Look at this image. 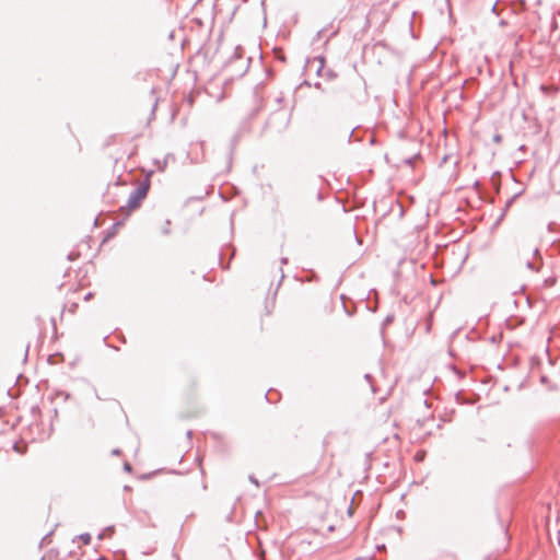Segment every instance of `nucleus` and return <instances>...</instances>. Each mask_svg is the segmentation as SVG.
<instances>
[{
	"mask_svg": "<svg viewBox=\"0 0 560 560\" xmlns=\"http://www.w3.org/2000/svg\"><path fill=\"white\" fill-rule=\"evenodd\" d=\"M112 454H113V455H119V454H120V451H119L118 448L113 450Z\"/></svg>",
	"mask_w": 560,
	"mask_h": 560,
	"instance_id": "7",
	"label": "nucleus"
},
{
	"mask_svg": "<svg viewBox=\"0 0 560 560\" xmlns=\"http://www.w3.org/2000/svg\"><path fill=\"white\" fill-rule=\"evenodd\" d=\"M249 480L256 486H258V481L253 476L249 477Z\"/></svg>",
	"mask_w": 560,
	"mask_h": 560,
	"instance_id": "6",
	"label": "nucleus"
},
{
	"mask_svg": "<svg viewBox=\"0 0 560 560\" xmlns=\"http://www.w3.org/2000/svg\"><path fill=\"white\" fill-rule=\"evenodd\" d=\"M80 538L82 539V541H83L85 545H89V544H90V541H91V535H90V534H88V533H86V534H82V535L80 536Z\"/></svg>",
	"mask_w": 560,
	"mask_h": 560,
	"instance_id": "3",
	"label": "nucleus"
},
{
	"mask_svg": "<svg viewBox=\"0 0 560 560\" xmlns=\"http://www.w3.org/2000/svg\"><path fill=\"white\" fill-rule=\"evenodd\" d=\"M148 190H149V184H147V183L141 184L137 188H135L128 197L126 208L128 210L138 209L141 205L142 200L147 197ZM121 209L124 210L125 207H121Z\"/></svg>",
	"mask_w": 560,
	"mask_h": 560,
	"instance_id": "1",
	"label": "nucleus"
},
{
	"mask_svg": "<svg viewBox=\"0 0 560 560\" xmlns=\"http://www.w3.org/2000/svg\"><path fill=\"white\" fill-rule=\"evenodd\" d=\"M124 469H125L126 471L130 472V471L132 470V467H131V465H130L129 463H125V465H124Z\"/></svg>",
	"mask_w": 560,
	"mask_h": 560,
	"instance_id": "5",
	"label": "nucleus"
},
{
	"mask_svg": "<svg viewBox=\"0 0 560 560\" xmlns=\"http://www.w3.org/2000/svg\"><path fill=\"white\" fill-rule=\"evenodd\" d=\"M526 266H527V268H528V269H530V270H537V267H535V265H534V262H533V261H529V260H528V261L526 262Z\"/></svg>",
	"mask_w": 560,
	"mask_h": 560,
	"instance_id": "4",
	"label": "nucleus"
},
{
	"mask_svg": "<svg viewBox=\"0 0 560 560\" xmlns=\"http://www.w3.org/2000/svg\"><path fill=\"white\" fill-rule=\"evenodd\" d=\"M113 533V528L112 527H107L106 529H104L100 535H98V538L100 539H103L107 536H110Z\"/></svg>",
	"mask_w": 560,
	"mask_h": 560,
	"instance_id": "2",
	"label": "nucleus"
}]
</instances>
